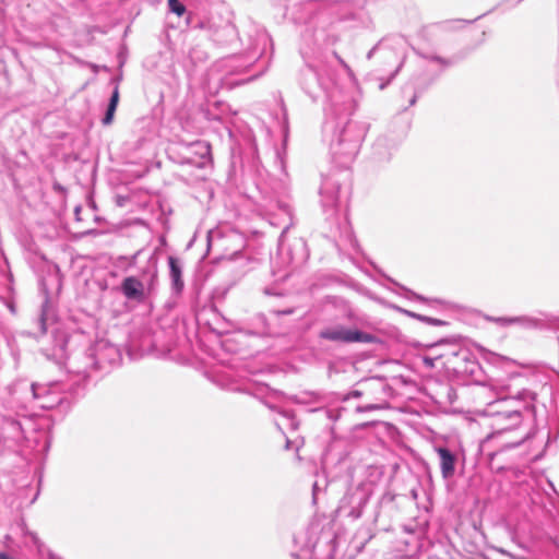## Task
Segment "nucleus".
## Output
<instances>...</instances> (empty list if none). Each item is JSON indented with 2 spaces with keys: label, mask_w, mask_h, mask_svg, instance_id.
Segmentation results:
<instances>
[{
  "label": "nucleus",
  "mask_w": 559,
  "mask_h": 559,
  "mask_svg": "<svg viewBox=\"0 0 559 559\" xmlns=\"http://www.w3.org/2000/svg\"><path fill=\"white\" fill-rule=\"evenodd\" d=\"M290 448V442L289 440L286 441V449H289Z\"/></svg>",
  "instance_id": "obj_44"
},
{
  "label": "nucleus",
  "mask_w": 559,
  "mask_h": 559,
  "mask_svg": "<svg viewBox=\"0 0 559 559\" xmlns=\"http://www.w3.org/2000/svg\"><path fill=\"white\" fill-rule=\"evenodd\" d=\"M389 281L391 283H393L395 286H397L399 288H401L403 292H405V296L408 298V299H412V300H416V301H420V302H424V304H427V305H435V304H439V305H443L444 301L440 300V299H429V298H426L408 288H406L405 286L399 284L397 282L393 281L392 278H389Z\"/></svg>",
  "instance_id": "obj_22"
},
{
  "label": "nucleus",
  "mask_w": 559,
  "mask_h": 559,
  "mask_svg": "<svg viewBox=\"0 0 559 559\" xmlns=\"http://www.w3.org/2000/svg\"><path fill=\"white\" fill-rule=\"evenodd\" d=\"M305 81L308 79H318V86L328 90L336 80V72L326 63L321 62L317 68L307 66L304 72Z\"/></svg>",
  "instance_id": "obj_17"
},
{
  "label": "nucleus",
  "mask_w": 559,
  "mask_h": 559,
  "mask_svg": "<svg viewBox=\"0 0 559 559\" xmlns=\"http://www.w3.org/2000/svg\"><path fill=\"white\" fill-rule=\"evenodd\" d=\"M319 337L335 343H362L376 344L379 342L377 335L359 330L347 329L342 324L324 328L320 331Z\"/></svg>",
  "instance_id": "obj_9"
},
{
  "label": "nucleus",
  "mask_w": 559,
  "mask_h": 559,
  "mask_svg": "<svg viewBox=\"0 0 559 559\" xmlns=\"http://www.w3.org/2000/svg\"><path fill=\"white\" fill-rule=\"evenodd\" d=\"M0 559H15V558L9 556L7 552L1 551L0 552Z\"/></svg>",
  "instance_id": "obj_42"
},
{
  "label": "nucleus",
  "mask_w": 559,
  "mask_h": 559,
  "mask_svg": "<svg viewBox=\"0 0 559 559\" xmlns=\"http://www.w3.org/2000/svg\"><path fill=\"white\" fill-rule=\"evenodd\" d=\"M68 403L63 385L59 382L36 383L33 406L41 409H52Z\"/></svg>",
  "instance_id": "obj_10"
},
{
  "label": "nucleus",
  "mask_w": 559,
  "mask_h": 559,
  "mask_svg": "<svg viewBox=\"0 0 559 559\" xmlns=\"http://www.w3.org/2000/svg\"><path fill=\"white\" fill-rule=\"evenodd\" d=\"M35 385L36 383H31L25 379H19L12 382L8 386L10 403L22 408H26L28 404H33Z\"/></svg>",
  "instance_id": "obj_15"
},
{
  "label": "nucleus",
  "mask_w": 559,
  "mask_h": 559,
  "mask_svg": "<svg viewBox=\"0 0 559 559\" xmlns=\"http://www.w3.org/2000/svg\"><path fill=\"white\" fill-rule=\"evenodd\" d=\"M522 0H518V2H521Z\"/></svg>",
  "instance_id": "obj_46"
},
{
  "label": "nucleus",
  "mask_w": 559,
  "mask_h": 559,
  "mask_svg": "<svg viewBox=\"0 0 559 559\" xmlns=\"http://www.w3.org/2000/svg\"><path fill=\"white\" fill-rule=\"evenodd\" d=\"M273 312L276 316H286V314H292L294 312V310L292 308H287V309H284V310H274Z\"/></svg>",
  "instance_id": "obj_35"
},
{
  "label": "nucleus",
  "mask_w": 559,
  "mask_h": 559,
  "mask_svg": "<svg viewBox=\"0 0 559 559\" xmlns=\"http://www.w3.org/2000/svg\"><path fill=\"white\" fill-rule=\"evenodd\" d=\"M396 150V143L388 136H379L372 144V158L377 163L389 162Z\"/></svg>",
  "instance_id": "obj_19"
},
{
  "label": "nucleus",
  "mask_w": 559,
  "mask_h": 559,
  "mask_svg": "<svg viewBox=\"0 0 559 559\" xmlns=\"http://www.w3.org/2000/svg\"><path fill=\"white\" fill-rule=\"evenodd\" d=\"M13 531L17 535H21L23 537H28L34 545H38L39 539H38L37 535L27 528L26 522L23 518H20L15 522Z\"/></svg>",
  "instance_id": "obj_23"
},
{
  "label": "nucleus",
  "mask_w": 559,
  "mask_h": 559,
  "mask_svg": "<svg viewBox=\"0 0 559 559\" xmlns=\"http://www.w3.org/2000/svg\"><path fill=\"white\" fill-rule=\"evenodd\" d=\"M443 350L433 355V356H424L423 357V364L426 368L432 369L436 367L437 361H441L443 365Z\"/></svg>",
  "instance_id": "obj_29"
},
{
  "label": "nucleus",
  "mask_w": 559,
  "mask_h": 559,
  "mask_svg": "<svg viewBox=\"0 0 559 559\" xmlns=\"http://www.w3.org/2000/svg\"><path fill=\"white\" fill-rule=\"evenodd\" d=\"M92 348L97 370L104 369L106 366L117 365L121 360L120 349L106 340H99L95 344H92Z\"/></svg>",
  "instance_id": "obj_14"
},
{
  "label": "nucleus",
  "mask_w": 559,
  "mask_h": 559,
  "mask_svg": "<svg viewBox=\"0 0 559 559\" xmlns=\"http://www.w3.org/2000/svg\"><path fill=\"white\" fill-rule=\"evenodd\" d=\"M319 490H320L319 484H318V481H314L313 485H312V496H313V501L314 502L317 500V496H318Z\"/></svg>",
  "instance_id": "obj_36"
},
{
  "label": "nucleus",
  "mask_w": 559,
  "mask_h": 559,
  "mask_svg": "<svg viewBox=\"0 0 559 559\" xmlns=\"http://www.w3.org/2000/svg\"><path fill=\"white\" fill-rule=\"evenodd\" d=\"M443 367L457 377L480 382L481 367L475 355L465 347L445 345L443 347Z\"/></svg>",
  "instance_id": "obj_4"
},
{
  "label": "nucleus",
  "mask_w": 559,
  "mask_h": 559,
  "mask_svg": "<svg viewBox=\"0 0 559 559\" xmlns=\"http://www.w3.org/2000/svg\"><path fill=\"white\" fill-rule=\"evenodd\" d=\"M403 45L404 39L402 37H384L369 50L367 53V59L378 57L385 64L394 66L395 70L391 74V79H393L403 64L404 56L401 51Z\"/></svg>",
  "instance_id": "obj_7"
},
{
  "label": "nucleus",
  "mask_w": 559,
  "mask_h": 559,
  "mask_svg": "<svg viewBox=\"0 0 559 559\" xmlns=\"http://www.w3.org/2000/svg\"><path fill=\"white\" fill-rule=\"evenodd\" d=\"M276 426H277L280 429H282V425H281L278 421H276Z\"/></svg>",
  "instance_id": "obj_45"
},
{
  "label": "nucleus",
  "mask_w": 559,
  "mask_h": 559,
  "mask_svg": "<svg viewBox=\"0 0 559 559\" xmlns=\"http://www.w3.org/2000/svg\"><path fill=\"white\" fill-rule=\"evenodd\" d=\"M7 424L12 430L14 438H19L23 435L22 424L19 420L10 419L7 421Z\"/></svg>",
  "instance_id": "obj_31"
},
{
  "label": "nucleus",
  "mask_w": 559,
  "mask_h": 559,
  "mask_svg": "<svg viewBox=\"0 0 559 559\" xmlns=\"http://www.w3.org/2000/svg\"><path fill=\"white\" fill-rule=\"evenodd\" d=\"M416 53L427 60V61H431V62H436L438 63L441 69H445L448 67H450L452 64V61L450 59H447V58H443V57H440V56H437V55H432V53H425V52H421V51H416Z\"/></svg>",
  "instance_id": "obj_26"
},
{
  "label": "nucleus",
  "mask_w": 559,
  "mask_h": 559,
  "mask_svg": "<svg viewBox=\"0 0 559 559\" xmlns=\"http://www.w3.org/2000/svg\"><path fill=\"white\" fill-rule=\"evenodd\" d=\"M282 212L287 216V219H288V223L284 226L281 235H280V243L282 245L283 241H284V237L286 235V233L288 231V229L294 225L293 223V214H292V209L288 206V205H284L281 207Z\"/></svg>",
  "instance_id": "obj_28"
},
{
  "label": "nucleus",
  "mask_w": 559,
  "mask_h": 559,
  "mask_svg": "<svg viewBox=\"0 0 559 559\" xmlns=\"http://www.w3.org/2000/svg\"><path fill=\"white\" fill-rule=\"evenodd\" d=\"M371 487L366 484H359L349 489L341 499L337 511L341 515L352 520L359 519L371 497Z\"/></svg>",
  "instance_id": "obj_8"
},
{
  "label": "nucleus",
  "mask_w": 559,
  "mask_h": 559,
  "mask_svg": "<svg viewBox=\"0 0 559 559\" xmlns=\"http://www.w3.org/2000/svg\"><path fill=\"white\" fill-rule=\"evenodd\" d=\"M168 266L171 296L175 298H179L181 297L185 290V281L182 277L183 263L179 258L169 255Z\"/></svg>",
  "instance_id": "obj_18"
},
{
  "label": "nucleus",
  "mask_w": 559,
  "mask_h": 559,
  "mask_svg": "<svg viewBox=\"0 0 559 559\" xmlns=\"http://www.w3.org/2000/svg\"><path fill=\"white\" fill-rule=\"evenodd\" d=\"M341 175L333 173L322 177L319 188V202L326 219L336 221L341 210Z\"/></svg>",
  "instance_id": "obj_6"
},
{
  "label": "nucleus",
  "mask_w": 559,
  "mask_h": 559,
  "mask_svg": "<svg viewBox=\"0 0 559 559\" xmlns=\"http://www.w3.org/2000/svg\"><path fill=\"white\" fill-rule=\"evenodd\" d=\"M333 56L336 58V60L342 64L345 69H348L346 62L334 51Z\"/></svg>",
  "instance_id": "obj_38"
},
{
  "label": "nucleus",
  "mask_w": 559,
  "mask_h": 559,
  "mask_svg": "<svg viewBox=\"0 0 559 559\" xmlns=\"http://www.w3.org/2000/svg\"><path fill=\"white\" fill-rule=\"evenodd\" d=\"M158 286V261L151 255L136 275L124 277L119 286L120 293L131 301L143 302Z\"/></svg>",
  "instance_id": "obj_3"
},
{
  "label": "nucleus",
  "mask_w": 559,
  "mask_h": 559,
  "mask_svg": "<svg viewBox=\"0 0 559 559\" xmlns=\"http://www.w3.org/2000/svg\"><path fill=\"white\" fill-rule=\"evenodd\" d=\"M394 309L396 311L405 314L406 317L412 318V319H416L418 321H420V318L423 317V314L416 313L414 311H411V310H407V309H404V308H401V307H397V306H395Z\"/></svg>",
  "instance_id": "obj_34"
},
{
  "label": "nucleus",
  "mask_w": 559,
  "mask_h": 559,
  "mask_svg": "<svg viewBox=\"0 0 559 559\" xmlns=\"http://www.w3.org/2000/svg\"><path fill=\"white\" fill-rule=\"evenodd\" d=\"M435 452L439 457V467L442 475V478L448 480L454 477L456 472V464L459 461V455L456 451L451 450L444 445H435Z\"/></svg>",
  "instance_id": "obj_16"
},
{
  "label": "nucleus",
  "mask_w": 559,
  "mask_h": 559,
  "mask_svg": "<svg viewBox=\"0 0 559 559\" xmlns=\"http://www.w3.org/2000/svg\"><path fill=\"white\" fill-rule=\"evenodd\" d=\"M118 100H119V91H118V86L115 87L112 94H111V97L109 99V104H108V107H107V110H106V114L103 118V123L104 124H110L112 122V119H114V114L116 111V108H117V105H118Z\"/></svg>",
  "instance_id": "obj_24"
},
{
  "label": "nucleus",
  "mask_w": 559,
  "mask_h": 559,
  "mask_svg": "<svg viewBox=\"0 0 559 559\" xmlns=\"http://www.w3.org/2000/svg\"><path fill=\"white\" fill-rule=\"evenodd\" d=\"M393 500V496L390 495V493H385L382 496L381 498V502H384V501H392Z\"/></svg>",
  "instance_id": "obj_40"
},
{
  "label": "nucleus",
  "mask_w": 559,
  "mask_h": 559,
  "mask_svg": "<svg viewBox=\"0 0 559 559\" xmlns=\"http://www.w3.org/2000/svg\"><path fill=\"white\" fill-rule=\"evenodd\" d=\"M118 100H119V91H118V86L115 87L112 94H111V97L109 99V104H108V107H107V110H106V114L103 118V123L104 124H110L112 122V119H114V114L116 111V108H117V105H118Z\"/></svg>",
  "instance_id": "obj_25"
},
{
  "label": "nucleus",
  "mask_w": 559,
  "mask_h": 559,
  "mask_svg": "<svg viewBox=\"0 0 559 559\" xmlns=\"http://www.w3.org/2000/svg\"><path fill=\"white\" fill-rule=\"evenodd\" d=\"M168 9L178 16H186V25L195 27L192 22V13L187 12L186 5L179 0H168Z\"/></svg>",
  "instance_id": "obj_20"
},
{
  "label": "nucleus",
  "mask_w": 559,
  "mask_h": 559,
  "mask_svg": "<svg viewBox=\"0 0 559 559\" xmlns=\"http://www.w3.org/2000/svg\"><path fill=\"white\" fill-rule=\"evenodd\" d=\"M403 531L408 533V534H415V530L414 528H411L409 526L407 525H404L403 526Z\"/></svg>",
  "instance_id": "obj_41"
},
{
  "label": "nucleus",
  "mask_w": 559,
  "mask_h": 559,
  "mask_svg": "<svg viewBox=\"0 0 559 559\" xmlns=\"http://www.w3.org/2000/svg\"><path fill=\"white\" fill-rule=\"evenodd\" d=\"M352 105L334 107L323 126L324 140L332 162L348 167L356 158L369 131V123L353 119Z\"/></svg>",
  "instance_id": "obj_1"
},
{
  "label": "nucleus",
  "mask_w": 559,
  "mask_h": 559,
  "mask_svg": "<svg viewBox=\"0 0 559 559\" xmlns=\"http://www.w3.org/2000/svg\"><path fill=\"white\" fill-rule=\"evenodd\" d=\"M283 419L286 420V426L292 430H296L298 428V421L296 420L294 414L289 411H281L278 412Z\"/></svg>",
  "instance_id": "obj_30"
},
{
  "label": "nucleus",
  "mask_w": 559,
  "mask_h": 559,
  "mask_svg": "<svg viewBox=\"0 0 559 559\" xmlns=\"http://www.w3.org/2000/svg\"><path fill=\"white\" fill-rule=\"evenodd\" d=\"M211 146L205 141H193L180 144V157L178 163L203 167L210 159Z\"/></svg>",
  "instance_id": "obj_12"
},
{
  "label": "nucleus",
  "mask_w": 559,
  "mask_h": 559,
  "mask_svg": "<svg viewBox=\"0 0 559 559\" xmlns=\"http://www.w3.org/2000/svg\"><path fill=\"white\" fill-rule=\"evenodd\" d=\"M499 552L504 556H508L511 559H520V558L515 557L513 554H511L510 551L502 549V548L499 549Z\"/></svg>",
  "instance_id": "obj_37"
},
{
  "label": "nucleus",
  "mask_w": 559,
  "mask_h": 559,
  "mask_svg": "<svg viewBox=\"0 0 559 559\" xmlns=\"http://www.w3.org/2000/svg\"><path fill=\"white\" fill-rule=\"evenodd\" d=\"M304 72H305V69L301 71V85H302V88L305 90V92L311 97V98H316V92L317 90H321L319 86H318V79H308L307 81H305V78H304Z\"/></svg>",
  "instance_id": "obj_27"
},
{
  "label": "nucleus",
  "mask_w": 559,
  "mask_h": 559,
  "mask_svg": "<svg viewBox=\"0 0 559 559\" xmlns=\"http://www.w3.org/2000/svg\"><path fill=\"white\" fill-rule=\"evenodd\" d=\"M456 22H459V23H463V24L472 23V21H466V20H457Z\"/></svg>",
  "instance_id": "obj_43"
},
{
  "label": "nucleus",
  "mask_w": 559,
  "mask_h": 559,
  "mask_svg": "<svg viewBox=\"0 0 559 559\" xmlns=\"http://www.w3.org/2000/svg\"><path fill=\"white\" fill-rule=\"evenodd\" d=\"M420 322L429 324V325H433V326H443L447 324V322L443 320H440L437 318H431V317L424 316V314L420 318Z\"/></svg>",
  "instance_id": "obj_33"
},
{
  "label": "nucleus",
  "mask_w": 559,
  "mask_h": 559,
  "mask_svg": "<svg viewBox=\"0 0 559 559\" xmlns=\"http://www.w3.org/2000/svg\"><path fill=\"white\" fill-rule=\"evenodd\" d=\"M319 537L313 527L299 531L294 535L296 550L292 552L294 559H317L316 547Z\"/></svg>",
  "instance_id": "obj_13"
},
{
  "label": "nucleus",
  "mask_w": 559,
  "mask_h": 559,
  "mask_svg": "<svg viewBox=\"0 0 559 559\" xmlns=\"http://www.w3.org/2000/svg\"><path fill=\"white\" fill-rule=\"evenodd\" d=\"M487 320L500 326H508L511 324H526L533 321L528 317H488Z\"/></svg>",
  "instance_id": "obj_21"
},
{
  "label": "nucleus",
  "mask_w": 559,
  "mask_h": 559,
  "mask_svg": "<svg viewBox=\"0 0 559 559\" xmlns=\"http://www.w3.org/2000/svg\"><path fill=\"white\" fill-rule=\"evenodd\" d=\"M417 98H418V92L415 91V93L413 94L412 98L409 99V105L411 106H414L417 102Z\"/></svg>",
  "instance_id": "obj_39"
},
{
  "label": "nucleus",
  "mask_w": 559,
  "mask_h": 559,
  "mask_svg": "<svg viewBox=\"0 0 559 559\" xmlns=\"http://www.w3.org/2000/svg\"><path fill=\"white\" fill-rule=\"evenodd\" d=\"M61 349L67 356L66 365L70 372L85 379L92 371L97 370L92 344L88 342L78 344L75 338L70 337L64 340Z\"/></svg>",
  "instance_id": "obj_5"
},
{
  "label": "nucleus",
  "mask_w": 559,
  "mask_h": 559,
  "mask_svg": "<svg viewBox=\"0 0 559 559\" xmlns=\"http://www.w3.org/2000/svg\"><path fill=\"white\" fill-rule=\"evenodd\" d=\"M527 380L522 373H513L506 380L492 382L497 397L490 404L507 412L511 419L535 421L537 393L525 386Z\"/></svg>",
  "instance_id": "obj_2"
},
{
  "label": "nucleus",
  "mask_w": 559,
  "mask_h": 559,
  "mask_svg": "<svg viewBox=\"0 0 559 559\" xmlns=\"http://www.w3.org/2000/svg\"><path fill=\"white\" fill-rule=\"evenodd\" d=\"M486 414L490 418L491 433L487 436L486 441H491L506 432L512 431L521 426L523 423L521 419H511L507 412L500 408L493 407L492 404L488 403Z\"/></svg>",
  "instance_id": "obj_11"
},
{
  "label": "nucleus",
  "mask_w": 559,
  "mask_h": 559,
  "mask_svg": "<svg viewBox=\"0 0 559 559\" xmlns=\"http://www.w3.org/2000/svg\"><path fill=\"white\" fill-rule=\"evenodd\" d=\"M531 437V433L527 432L525 433L523 437H521L520 439L518 440H506L502 444H501V448L502 449H510V448H515V447H519L525 439L530 438Z\"/></svg>",
  "instance_id": "obj_32"
}]
</instances>
